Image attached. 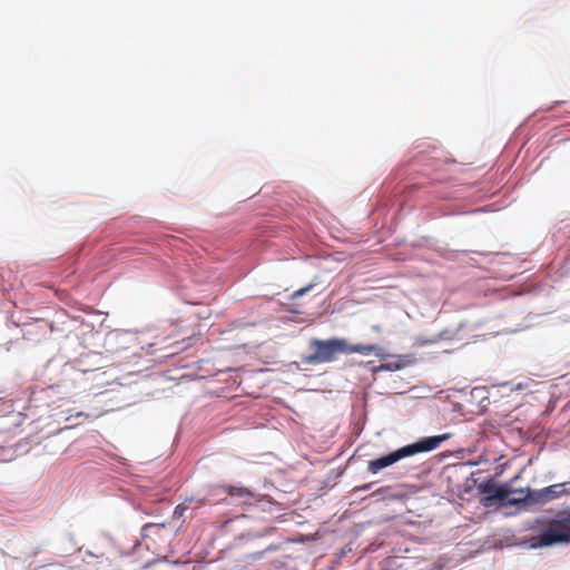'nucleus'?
Instances as JSON below:
<instances>
[{
	"label": "nucleus",
	"instance_id": "obj_2",
	"mask_svg": "<svg viewBox=\"0 0 570 570\" xmlns=\"http://www.w3.org/2000/svg\"><path fill=\"white\" fill-rule=\"evenodd\" d=\"M534 540V547L570 543V509L559 511Z\"/></svg>",
	"mask_w": 570,
	"mask_h": 570
},
{
	"label": "nucleus",
	"instance_id": "obj_7",
	"mask_svg": "<svg viewBox=\"0 0 570 570\" xmlns=\"http://www.w3.org/2000/svg\"><path fill=\"white\" fill-rule=\"evenodd\" d=\"M508 491H509V497H508V499H505V502H503V507H512V505H519V504H525V505L537 504V502H532L530 499H528V497H531L534 492V490H531L530 488L514 489L509 483Z\"/></svg>",
	"mask_w": 570,
	"mask_h": 570
},
{
	"label": "nucleus",
	"instance_id": "obj_5",
	"mask_svg": "<svg viewBox=\"0 0 570 570\" xmlns=\"http://www.w3.org/2000/svg\"><path fill=\"white\" fill-rule=\"evenodd\" d=\"M508 484H498L493 479L479 483L476 487L478 492L483 495L480 503L485 508L492 507L494 503L503 507V502L509 497Z\"/></svg>",
	"mask_w": 570,
	"mask_h": 570
},
{
	"label": "nucleus",
	"instance_id": "obj_10",
	"mask_svg": "<svg viewBox=\"0 0 570 570\" xmlns=\"http://www.w3.org/2000/svg\"><path fill=\"white\" fill-rule=\"evenodd\" d=\"M412 355H395L392 356V361L381 364L379 370H385V371H397L401 368H404L409 366L412 363Z\"/></svg>",
	"mask_w": 570,
	"mask_h": 570
},
{
	"label": "nucleus",
	"instance_id": "obj_11",
	"mask_svg": "<svg viewBox=\"0 0 570 570\" xmlns=\"http://www.w3.org/2000/svg\"><path fill=\"white\" fill-rule=\"evenodd\" d=\"M313 287V285H308L306 287H302L297 291H295L292 295V298L295 299V298H299L302 297L304 294H306L311 288Z\"/></svg>",
	"mask_w": 570,
	"mask_h": 570
},
{
	"label": "nucleus",
	"instance_id": "obj_3",
	"mask_svg": "<svg viewBox=\"0 0 570 570\" xmlns=\"http://www.w3.org/2000/svg\"><path fill=\"white\" fill-rule=\"evenodd\" d=\"M311 346L314 347V353L303 358V361L307 364L330 363L335 360L336 354H346L345 338H313L311 341Z\"/></svg>",
	"mask_w": 570,
	"mask_h": 570
},
{
	"label": "nucleus",
	"instance_id": "obj_4",
	"mask_svg": "<svg viewBox=\"0 0 570 570\" xmlns=\"http://www.w3.org/2000/svg\"><path fill=\"white\" fill-rule=\"evenodd\" d=\"M97 368L98 367L88 366L83 357L78 358L75 362L66 363L58 372L57 386L63 389L81 386L86 381L85 375Z\"/></svg>",
	"mask_w": 570,
	"mask_h": 570
},
{
	"label": "nucleus",
	"instance_id": "obj_8",
	"mask_svg": "<svg viewBox=\"0 0 570 570\" xmlns=\"http://www.w3.org/2000/svg\"><path fill=\"white\" fill-rule=\"evenodd\" d=\"M345 350L346 354L358 353L362 355H370L373 353L381 360L387 356L383 348L377 344H350L345 340Z\"/></svg>",
	"mask_w": 570,
	"mask_h": 570
},
{
	"label": "nucleus",
	"instance_id": "obj_12",
	"mask_svg": "<svg viewBox=\"0 0 570 570\" xmlns=\"http://www.w3.org/2000/svg\"><path fill=\"white\" fill-rule=\"evenodd\" d=\"M371 487H372V483H367V484H364L361 488H358V490L367 491L371 489Z\"/></svg>",
	"mask_w": 570,
	"mask_h": 570
},
{
	"label": "nucleus",
	"instance_id": "obj_6",
	"mask_svg": "<svg viewBox=\"0 0 570 570\" xmlns=\"http://www.w3.org/2000/svg\"><path fill=\"white\" fill-rule=\"evenodd\" d=\"M564 485V483H559L546 487L540 490H534L533 494L528 497V499H530L532 502H537V504L548 503L569 493Z\"/></svg>",
	"mask_w": 570,
	"mask_h": 570
},
{
	"label": "nucleus",
	"instance_id": "obj_1",
	"mask_svg": "<svg viewBox=\"0 0 570 570\" xmlns=\"http://www.w3.org/2000/svg\"><path fill=\"white\" fill-rule=\"evenodd\" d=\"M450 438L449 434H441L434 436H428L419 440L415 443L405 445L396 451L389 453L387 455L381 456L375 460H371L367 462V471L376 474L381 470L396 463L397 461L415 455L422 452H429L438 449L444 441Z\"/></svg>",
	"mask_w": 570,
	"mask_h": 570
},
{
	"label": "nucleus",
	"instance_id": "obj_9",
	"mask_svg": "<svg viewBox=\"0 0 570 570\" xmlns=\"http://www.w3.org/2000/svg\"><path fill=\"white\" fill-rule=\"evenodd\" d=\"M223 490L230 497L237 498L242 503H252L255 499V493L245 487L224 485Z\"/></svg>",
	"mask_w": 570,
	"mask_h": 570
}]
</instances>
